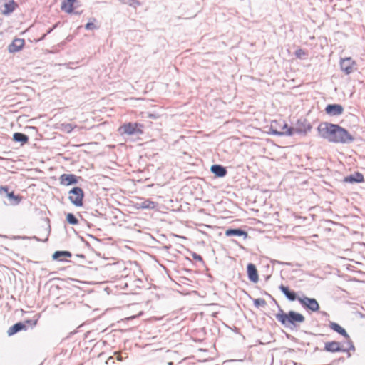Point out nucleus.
<instances>
[{"label":"nucleus","instance_id":"nucleus-1","mask_svg":"<svg viewBox=\"0 0 365 365\" xmlns=\"http://www.w3.org/2000/svg\"><path fill=\"white\" fill-rule=\"evenodd\" d=\"M319 135L330 143L350 144L354 141V136L338 124L322 122L317 127Z\"/></svg>","mask_w":365,"mask_h":365},{"label":"nucleus","instance_id":"nucleus-2","mask_svg":"<svg viewBox=\"0 0 365 365\" xmlns=\"http://www.w3.org/2000/svg\"><path fill=\"white\" fill-rule=\"evenodd\" d=\"M279 312L276 314L277 320L285 327H297L299 324L305 321V317L301 313L295 311H289L287 313L284 312L279 305H278Z\"/></svg>","mask_w":365,"mask_h":365},{"label":"nucleus","instance_id":"nucleus-3","mask_svg":"<svg viewBox=\"0 0 365 365\" xmlns=\"http://www.w3.org/2000/svg\"><path fill=\"white\" fill-rule=\"evenodd\" d=\"M268 133L277 136H292L293 135V129L292 127H289L284 121L281 123L277 120H272Z\"/></svg>","mask_w":365,"mask_h":365},{"label":"nucleus","instance_id":"nucleus-4","mask_svg":"<svg viewBox=\"0 0 365 365\" xmlns=\"http://www.w3.org/2000/svg\"><path fill=\"white\" fill-rule=\"evenodd\" d=\"M143 125L138 123H128L119 128L122 134H127L128 135H138L142 134Z\"/></svg>","mask_w":365,"mask_h":365},{"label":"nucleus","instance_id":"nucleus-5","mask_svg":"<svg viewBox=\"0 0 365 365\" xmlns=\"http://www.w3.org/2000/svg\"><path fill=\"white\" fill-rule=\"evenodd\" d=\"M68 199L76 207L83 205L84 192L80 187H74L69 192Z\"/></svg>","mask_w":365,"mask_h":365},{"label":"nucleus","instance_id":"nucleus-6","mask_svg":"<svg viewBox=\"0 0 365 365\" xmlns=\"http://www.w3.org/2000/svg\"><path fill=\"white\" fill-rule=\"evenodd\" d=\"M312 125L307 118H300L297 120L294 126L292 127L293 135L294 133H297L305 135L312 130Z\"/></svg>","mask_w":365,"mask_h":365},{"label":"nucleus","instance_id":"nucleus-7","mask_svg":"<svg viewBox=\"0 0 365 365\" xmlns=\"http://www.w3.org/2000/svg\"><path fill=\"white\" fill-rule=\"evenodd\" d=\"M299 304L307 310L312 312H318L319 310V304L316 299L309 298L304 294L298 299Z\"/></svg>","mask_w":365,"mask_h":365},{"label":"nucleus","instance_id":"nucleus-8","mask_svg":"<svg viewBox=\"0 0 365 365\" xmlns=\"http://www.w3.org/2000/svg\"><path fill=\"white\" fill-rule=\"evenodd\" d=\"M341 70L346 75L351 74L356 68L355 61L350 57L341 59L340 61Z\"/></svg>","mask_w":365,"mask_h":365},{"label":"nucleus","instance_id":"nucleus-9","mask_svg":"<svg viewBox=\"0 0 365 365\" xmlns=\"http://www.w3.org/2000/svg\"><path fill=\"white\" fill-rule=\"evenodd\" d=\"M323 351L329 353L342 352L344 350V344L336 341H330L324 343Z\"/></svg>","mask_w":365,"mask_h":365},{"label":"nucleus","instance_id":"nucleus-10","mask_svg":"<svg viewBox=\"0 0 365 365\" xmlns=\"http://www.w3.org/2000/svg\"><path fill=\"white\" fill-rule=\"evenodd\" d=\"M79 179H81V177L74 174L63 173L59 177L60 183L66 186L78 184Z\"/></svg>","mask_w":365,"mask_h":365},{"label":"nucleus","instance_id":"nucleus-11","mask_svg":"<svg viewBox=\"0 0 365 365\" xmlns=\"http://www.w3.org/2000/svg\"><path fill=\"white\" fill-rule=\"evenodd\" d=\"M344 110L341 105L333 103L327 105L324 111L329 116H339L343 113Z\"/></svg>","mask_w":365,"mask_h":365},{"label":"nucleus","instance_id":"nucleus-12","mask_svg":"<svg viewBox=\"0 0 365 365\" xmlns=\"http://www.w3.org/2000/svg\"><path fill=\"white\" fill-rule=\"evenodd\" d=\"M279 289L287 298V299L290 302H294L295 300L298 301V299L300 297L299 296H297L296 292L290 289L288 286H285L283 284H281L279 286Z\"/></svg>","mask_w":365,"mask_h":365},{"label":"nucleus","instance_id":"nucleus-13","mask_svg":"<svg viewBox=\"0 0 365 365\" xmlns=\"http://www.w3.org/2000/svg\"><path fill=\"white\" fill-rule=\"evenodd\" d=\"M17 7L18 4L14 0H9L0 7V10L2 14L8 16L14 12Z\"/></svg>","mask_w":365,"mask_h":365},{"label":"nucleus","instance_id":"nucleus-14","mask_svg":"<svg viewBox=\"0 0 365 365\" xmlns=\"http://www.w3.org/2000/svg\"><path fill=\"white\" fill-rule=\"evenodd\" d=\"M25 41L22 38H16L9 45L8 51L9 53H16L20 51L24 46Z\"/></svg>","mask_w":365,"mask_h":365},{"label":"nucleus","instance_id":"nucleus-15","mask_svg":"<svg viewBox=\"0 0 365 365\" xmlns=\"http://www.w3.org/2000/svg\"><path fill=\"white\" fill-rule=\"evenodd\" d=\"M72 253L70 251L67 250H58L56 251L52 255V259L54 261H58L61 262H69L66 258L71 257Z\"/></svg>","mask_w":365,"mask_h":365},{"label":"nucleus","instance_id":"nucleus-16","mask_svg":"<svg viewBox=\"0 0 365 365\" xmlns=\"http://www.w3.org/2000/svg\"><path fill=\"white\" fill-rule=\"evenodd\" d=\"M343 181L344 182L354 184L360 183L364 181V175L359 172H355L348 176H346Z\"/></svg>","mask_w":365,"mask_h":365},{"label":"nucleus","instance_id":"nucleus-17","mask_svg":"<svg viewBox=\"0 0 365 365\" xmlns=\"http://www.w3.org/2000/svg\"><path fill=\"white\" fill-rule=\"evenodd\" d=\"M28 329V327L26 326L25 322H19L14 325H12L7 331L8 336H11L19 331H26Z\"/></svg>","mask_w":365,"mask_h":365},{"label":"nucleus","instance_id":"nucleus-18","mask_svg":"<svg viewBox=\"0 0 365 365\" xmlns=\"http://www.w3.org/2000/svg\"><path fill=\"white\" fill-rule=\"evenodd\" d=\"M210 171L217 178H223L227 173L226 168L219 164L212 165L211 166Z\"/></svg>","mask_w":365,"mask_h":365},{"label":"nucleus","instance_id":"nucleus-19","mask_svg":"<svg viewBox=\"0 0 365 365\" xmlns=\"http://www.w3.org/2000/svg\"><path fill=\"white\" fill-rule=\"evenodd\" d=\"M225 235L227 237L236 236V237H242L244 238H247L248 235L247 232L241 228H230L225 231Z\"/></svg>","mask_w":365,"mask_h":365},{"label":"nucleus","instance_id":"nucleus-20","mask_svg":"<svg viewBox=\"0 0 365 365\" xmlns=\"http://www.w3.org/2000/svg\"><path fill=\"white\" fill-rule=\"evenodd\" d=\"M329 327L334 331H336V333H338L339 334L341 335L342 336L344 337V339H348L349 338V335L348 334V333L346 332V331L345 330V329H344L342 327H341L339 324H337L336 322H330L329 323Z\"/></svg>","mask_w":365,"mask_h":365},{"label":"nucleus","instance_id":"nucleus-21","mask_svg":"<svg viewBox=\"0 0 365 365\" xmlns=\"http://www.w3.org/2000/svg\"><path fill=\"white\" fill-rule=\"evenodd\" d=\"M12 139L14 142L20 143L21 145H24L29 142V138L23 133L16 132L13 134Z\"/></svg>","mask_w":365,"mask_h":365},{"label":"nucleus","instance_id":"nucleus-22","mask_svg":"<svg viewBox=\"0 0 365 365\" xmlns=\"http://www.w3.org/2000/svg\"><path fill=\"white\" fill-rule=\"evenodd\" d=\"M156 207V202L150 200H145L140 202H137L135 205V207L138 209H147V210H153Z\"/></svg>","mask_w":365,"mask_h":365},{"label":"nucleus","instance_id":"nucleus-23","mask_svg":"<svg viewBox=\"0 0 365 365\" xmlns=\"http://www.w3.org/2000/svg\"><path fill=\"white\" fill-rule=\"evenodd\" d=\"M50 232H51V226L50 225H48V227L46 228H45V238L44 239H40L38 238V237L36 236H33V237H20V236H18V237H14V238L15 239H34L38 242H47L48 240V236L50 235Z\"/></svg>","mask_w":365,"mask_h":365},{"label":"nucleus","instance_id":"nucleus-24","mask_svg":"<svg viewBox=\"0 0 365 365\" xmlns=\"http://www.w3.org/2000/svg\"><path fill=\"white\" fill-rule=\"evenodd\" d=\"M6 196L9 200L10 204L12 205H19L22 200V197L21 195H16L13 191L8 192V195Z\"/></svg>","mask_w":365,"mask_h":365},{"label":"nucleus","instance_id":"nucleus-25","mask_svg":"<svg viewBox=\"0 0 365 365\" xmlns=\"http://www.w3.org/2000/svg\"><path fill=\"white\" fill-rule=\"evenodd\" d=\"M345 339L346 341L343 343L344 351H342V352H349V351L354 352L356 351V348L351 337L349 336V338Z\"/></svg>","mask_w":365,"mask_h":365},{"label":"nucleus","instance_id":"nucleus-26","mask_svg":"<svg viewBox=\"0 0 365 365\" xmlns=\"http://www.w3.org/2000/svg\"><path fill=\"white\" fill-rule=\"evenodd\" d=\"M76 0H66L62 3L61 9L67 13H71L73 11V4Z\"/></svg>","mask_w":365,"mask_h":365},{"label":"nucleus","instance_id":"nucleus-27","mask_svg":"<svg viewBox=\"0 0 365 365\" xmlns=\"http://www.w3.org/2000/svg\"><path fill=\"white\" fill-rule=\"evenodd\" d=\"M123 4H128L130 7L136 9L142 5V3L138 0H118Z\"/></svg>","mask_w":365,"mask_h":365},{"label":"nucleus","instance_id":"nucleus-28","mask_svg":"<svg viewBox=\"0 0 365 365\" xmlns=\"http://www.w3.org/2000/svg\"><path fill=\"white\" fill-rule=\"evenodd\" d=\"M75 128H76V125L71 123H62L61 125V130L67 133H71Z\"/></svg>","mask_w":365,"mask_h":365},{"label":"nucleus","instance_id":"nucleus-29","mask_svg":"<svg viewBox=\"0 0 365 365\" xmlns=\"http://www.w3.org/2000/svg\"><path fill=\"white\" fill-rule=\"evenodd\" d=\"M66 221L68 224L76 225L78 224V220L73 213H68L66 215Z\"/></svg>","mask_w":365,"mask_h":365},{"label":"nucleus","instance_id":"nucleus-30","mask_svg":"<svg viewBox=\"0 0 365 365\" xmlns=\"http://www.w3.org/2000/svg\"><path fill=\"white\" fill-rule=\"evenodd\" d=\"M294 56L297 58L304 59L307 56V52L302 48H297L294 51Z\"/></svg>","mask_w":365,"mask_h":365},{"label":"nucleus","instance_id":"nucleus-31","mask_svg":"<svg viewBox=\"0 0 365 365\" xmlns=\"http://www.w3.org/2000/svg\"><path fill=\"white\" fill-rule=\"evenodd\" d=\"M60 304L64 305L68 309H73L77 307L76 303L70 299H66Z\"/></svg>","mask_w":365,"mask_h":365},{"label":"nucleus","instance_id":"nucleus-32","mask_svg":"<svg viewBox=\"0 0 365 365\" xmlns=\"http://www.w3.org/2000/svg\"><path fill=\"white\" fill-rule=\"evenodd\" d=\"M96 21V19L95 18L90 19V21H88L85 25V29L86 30H94L97 29L98 27L94 24Z\"/></svg>","mask_w":365,"mask_h":365},{"label":"nucleus","instance_id":"nucleus-33","mask_svg":"<svg viewBox=\"0 0 365 365\" xmlns=\"http://www.w3.org/2000/svg\"><path fill=\"white\" fill-rule=\"evenodd\" d=\"M253 303L257 307H264L267 305L265 299L261 298L253 299Z\"/></svg>","mask_w":365,"mask_h":365},{"label":"nucleus","instance_id":"nucleus-34","mask_svg":"<svg viewBox=\"0 0 365 365\" xmlns=\"http://www.w3.org/2000/svg\"><path fill=\"white\" fill-rule=\"evenodd\" d=\"M259 281V274L256 267L252 264V283H257Z\"/></svg>","mask_w":365,"mask_h":365},{"label":"nucleus","instance_id":"nucleus-35","mask_svg":"<svg viewBox=\"0 0 365 365\" xmlns=\"http://www.w3.org/2000/svg\"><path fill=\"white\" fill-rule=\"evenodd\" d=\"M191 256L192 257V258H193L195 260H196V261H197V262H199L202 263V264H205V262H204V260H203V259H202V256H201V255H198L197 253L192 252H191Z\"/></svg>","mask_w":365,"mask_h":365},{"label":"nucleus","instance_id":"nucleus-36","mask_svg":"<svg viewBox=\"0 0 365 365\" xmlns=\"http://www.w3.org/2000/svg\"><path fill=\"white\" fill-rule=\"evenodd\" d=\"M24 322L26 323V326L31 327V328L35 327L37 324V319H26Z\"/></svg>","mask_w":365,"mask_h":365},{"label":"nucleus","instance_id":"nucleus-37","mask_svg":"<svg viewBox=\"0 0 365 365\" xmlns=\"http://www.w3.org/2000/svg\"><path fill=\"white\" fill-rule=\"evenodd\" d=\"M8 192H10L9 191V187L8 186L5 185V186H0V194L2 195L3 193H5L6 194V195H8Z\"/></svg>","mask_w":365,"mask_h":365},{"label":"nucleus","instance_id":"nucleus-38","mask_svg":"<svg viewBox=\"0 0 365 365\" xmlns=\"http://www.w3.org/2000/svg\"><path fill=\"white\" fill-rule=\"evenodd\" d=\"M247 275L248 279L251 281V262L247 264Z\"/></svg>","mask_w":365,"mask_h":365},{"label":"nucleus","instance_id":"nucleus-39","mask_svg":"<svg viewBox=\"0 0 365 365\" xmlns=\"http://www.w3.org/2000/svg\"><path fill=\"white\" fill-rule=\"evenodd\" d=\"M57 26H58V24H56L51 28L48 29V31H46L47 35L51 34Z\"/></svg>","mask_w":365,"mask_h":365},{"label":"nucleus","instance_id":"nucleus-40","mask_svg":"<svg viewBox=\"0 0 365 365\" xmlns=\"http://www.w3.org/2000/svg\"><path fill=\"white\" fill-rule=\"evenodd\" d=\"M115 363L114 358L113 356H110L108 360L106 361L107 364H113Z\"/></svg>","mask_w":365,"mask_h":365},{"label":"nucleus","instance_id":"nucleus-41","mask_svg":"<svg viewBox=\"0 0 365 365\" xmlns=\"http://www.w3.org/2000/svg\"><path fill=\"white\" fill-rule=\"evenodd\" d=\"M252 225H255V224H257V223H260V220H257L256 219L255 217H254L252 216Z\"/></svg>","mask_w":365,"mask_h":365},{"label":"nucleus","instance_id":"nucleus-42","mask_svg":"<svg viewBox=\"0 0 365 365\" xmlns=\"http://www.w3.org/2000/svg\"><path fill=\"white\" fill-rule=\"evenodd\" d=\"M73 36H72V35H68V36L66 38V39H65V40H66L67 42H70V41H71L73 40Z\"/></svg>","mask_w":365,"mask_h":365},{"label":"nucleus","instance_id":"nucleus-43","mask_svg":"<svg viewBox=\"0 0 365 365\" xmlns=\"http://www.w3.org/2000/svg\"><path fill=\"white\" fill-rule=\"evenodd\" d=\"M46 36H47L46 33L43 34L41 38H39L38 39L36 40V41L38 42V41H41L44 40Z\"/></svg>","mask_w":365,"mask_h":365},{"label":"nucleus","instance_id":"nucleus-44","mask_svg":"<svg viewBox=\"0 0 365 365\" xmlns=\"http://www.w3.org/2000/svg\"><path fill=\"white\" fill-rule=\"evenodd\" d=\"M67 43V41L66 40L63 41L62 42H61V43L59 44V46H62L63 45H65L66 43Z\"/></svg>","mask_w":365,"mask_h":365},{"label":"nucleus","instance_id":"nucleus-45","mask_svg":"<svg viewBox=\"0 0 365 365\" xmlns=\"http://www.w3.org/2000/svg\"><path fill=\"white\" fill-rule=\"evenodd\" d=\"M346 353L347 358H350L351 356V351H349V352H346Z\"/></svg>","mask_w":365,"mask_h":365},{"label":"nucleus","instance_id":"nucleus-46","mask_svg":"<svg viewBox=\"0 0 365 365\" xmlns=\"http://www.w3.org/2000/svg\"><path fill=\"white\" fill-rule=\"evenodd\" d=\"M252 213H253V212H255V213H257V212H259V210H257H257H255V208H252Z\"/></svg>","mask_w":365,"mask_h":365},{"label":"nucleus","instance_id":"nucleus-47","mask_svg":"<svg viewBox=\"0 0 365 365\" xmlns=\"http://www.w3.org/2000/svg\"><path fill=\"white\" fill-rule=\"evenodd\" d=\"M337 361L344 362V357H340V358L338 359Z\"/></svg>","mask_w":365,"mask_h":365},{"label":"nucleus","instance_id":"nucleus-48","mask_svg":"<svg viewBox=\"0 0 365 365\" xmlns=\"http://www.w3.org/2000/svg\"><path fill=\"white\" fill-rule=\"evenodd\" d=\"M264 277L265 282H267L270 277L269 275H267V276L264 275Z\"/></svg>","mask_w":365,"mask_h":365},{"label":"nucleus","instance_id":"nucleus-49","mask_svg":"<svg viewBox=\"0 0 365 365\" xmlns=\"http://www.w3.org/2000/svg\"><path fill=\"white\" fill-rule=\"evenodd\" d=\"M275 262H277L278 264H287V265L289 264V263H283V262H281L277 261V260L275 261Z\"/></svg>","mask_w":365,"mask_h":365},{"label":"nucleus","instance_id":"nucleus-50","mask_svg":"<svg viewBox=\"0 0 365 365\" xmlns=\"http://www.w3.org/2000/svg\"><path fill=\"white\" fill-rule=\"evenodd\" d=\"M321 314L324 316H328V314L324 311L321 312Z\"/></svg>","mask_w":365,"mask_h":365},{"label":"nucleus","instance_id":"nucleus-51","mask_svg":"<svg viewBox=\"0 0 365 365\" xmlns=\"http://www.w3.org/2000/svg\"><path fill=\"white\" fill-rule=\"evenodd\" d=\"M95 212H96V215H103L101 212H99L98 210H95Z\"/></svg>","mask_w":365,"mask_h":365},{"label":"nucleus","instance_id":"nucleus-52","mask_svg":"<svg viewBox=\"0 0 365 365\" xmlns=\"http://www.w3.org/2000/svg\"><path fill=\"white\" fill-rule=\"evenodd\" d=\"M77 256L79 257L85 258V256L83 255H78Z\"/></svg>","mask_w":365,"mask_h":365},{"label":"nucleus","instance_id":"nucleus-53","mask_svg":"<svg viewBox=\"0 0 365 365\" xmlns=\"http://www.w3.org/2000/svg\"><path fill=\"white\" fill-rule=\"evenodd\" d=\"M173 362H169L168 365H173Z\"/></svg>","mask_w":365,"mask_h":365},{"label":"nucleus","instance_id":"nucleus-54","mask_svg":"<svg viewBox=\"0 0 365 365\" xmlns=\"http://www.w3.org/2000/svg\"><path fill=\"white\" fill-rule=\"evenodd\" d=\"M317 350H318V347H316V348L314 349V351H317Z\"/></svg>","mask_w":365,"mask_h":365}]
</instances>
